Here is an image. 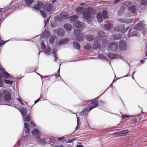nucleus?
<instances>
[{"label":"nucleus","mask_w":147,"mask_h":147,"mask_svg":"<svg viewBox=\"0 0 147 147\" xmlns=\"http://www.w3.org/2000/svg\"><path fill=\"white\" fill-rule=\"evenodd\" d=\"M79 29H75L74 30V33L76 35V40L78 41H82L83 40V36L82 35H80V33L82 28Z\"/></svg>","instance_id":"2"},{"label":"nucleus","mask_w":147,"mask_h":147,"mask_svg":"<svg viewBox=\"0 0 147 147\" xmlns=\"http://www.w3.org/2000/svg\"><path fill=\"white\" fill-rule=\"evenodd\" d=\"M141 119L138 117L133 118L130 121V123L133 125H137Z\"/></svg>","instance_id":"7"},{"label":"nucleus","mask_w":147,"mask_h":147,"mask_svg":"<svg viewBox=\"0 0 147 147\" xmlns=\"http://www.w3.org/2000/svg\"><path fill=\"white\" fill-rule=\"evenodd\" d=\"M50 35L51 33L50 32L47 30H45L43 34V36L46 38H47L50 36Z\"/></svg>","instance_id":"25"},{"label":"nucleus","mask_w":147,"mask_h":147,"mask_svg":"<svg viewBox=\"0 0 147 147\" xmlns=\"http://www.w3.org/2000/svg\"><path fill=\"white\" fill-rule=\"evenodd\" d=\"M3 100L2 95L1 93H0V105L2 104Z\"/></svg>","instance_id":"47"},{"label":"nucleus","mask_w":147,"mask_h":147,"mask_svg":"<svg viewBox=\"0 0 147 147\" xmlns=\"http://www.w3.org/2000/svg\"><path fill=\"white\" fill-rule=\"evenodd\" d=\"M99 57L100 58H101L103 59H106V57L104 56L103 55L101 54L99 55Z\"/></svg>","instance_id":"55"},{"label":"nucleus","mask_w":147,"mask_h":147,"mask_svg":"<svg viewBox=\"0 0 147 147\" xmlns=\"http://www.w3.org/2000/svg\"><path fill=\"white\" fill-rule=\"evenodd\" d=\"M99 96H98L96 98L93 99L90 101V103L89 105V106H90V107L88 109V111H90L94 108L98 106V104L97 98Z\"/></svg>","instance_id":"1"},{"label":"nucleus","mask_w":147,"mask_h":147,"mask_svg":"<svg viewBox=\"0 0 147 147\" xmlns=\"http://www.w3.org/2000/svg\"><path fill=\"white\" fill-rule=\"evenodd\" d=\"M17 100L19 102H20V103H21V104L22 105H24V104L23 103V102H22V100L21 99V98H17Z\"/></svg>","instance_id":"51"},{"label":"nucleus","mask_w":147,"mask_h":147,"mask_svg":"<svg viewBox=\"0 0 147 147\" xmlns=\"http://www.w3.org/2000/svg\"><path fill=\"white\" fill-rule=\"evenodd\" d=\"M86 40L89 41H92L94 39V36L91 34L86 35Z\"/></svg>","instance_id":"31"},{"label":"nucleus","mask_w":147,"mask_h":147,"mask_svg":"<svg viewBox=\"0 0 147 147\" xmlns=\"http://www.w3.org/2000/svg\"><path fill=\"white\" fill-rule=\"evenodd\" d=\"M77 147H84L82 145H77L76 146Z\"/></svg>","instance_id":"61"},{"label":"nucleus","mask_w":147,"mask_h":147,"mask_svg":"<svg viewBox=\"0 0 147 147\" xmlns=\"http://www.w3.org/2000/svg\"><path fill=\"white\" fill-rule=\"evenodd\" d=\"M70 20L74 22L76 21L78 18V16L77 15H73L69 17Z\"/></svg>","instance_id":"26"},{"label":"nucleus","mask_w":147,"mask_h":147,"mask_svg":"<svg viewBox=\"0 0 147 147\" xmlns=\"http://www.w3.org/2000/svg\"><path fill=\"white\" fill-rule=\"evenodd\" d=\"M98 34L99 36L101 38H103L106 36L105 33L102 31H100Z\"/></svg>","instance_id":"36"},{"label":"nucleus","mask_w":147,"mask_h":147,"mask_svg":"<svg viewBox=\"0 0 147 147\" xmlns=\"http://www.w3.org/2000/svg\"><path fill=\"white\" fill-rule=\"evenodd\" d=\"M109 49L113 51H116L118 49V45L115 42H110L108 46Z\"/></svg>","instance_id":"4"},{"label":"nucleus","mask_w":147,"mask_h":147,"mask_svg":"<svg viewBox=\"0 0 147 147\" xmlns=\"http://www.w3.org/2000/svg\"><path fill=\"white\" fill-rule=\"evenodd\" d=\"M24 127L25 128V131L26 133H28L30 131L29 125L28 123H24Z\"/></svg>","instance_id":"28"},{"label":"nucleus","mask_w":147,"mask_h":147,"mask_svg":"<svg viewBox=\"0 0 147 147\" xmlns=\"http://www.w3.org/2000/svg\"><path fill=\"white\" fill-rule=\"evenodd\" d=\"M32 133V134L34 135H37L39 134V131L37 129L35 128L33 129Z\"/></svg>","instance_id":"33"},{"label":"nucleus","mask_w":147,"mask_h":147,"mask_svg":"<svg viewBox=\"0 0 147 147\" xmlns=\"http://www.w3.org/2000/svg\"><path fill=\"white\" fill-rule=\"evenodd\" d=\"M73 46L75 49L78 50H79L80 49V45L78 42H74L73 43Z\"/></svg>","instance_id":"27"},{"label":"nucleus","mask_w":147,"mask_h":147,"mask_svg":"<svg viewBox=\"0 0 147 147\" xmlns=\"http://www.w3.org/2000/svg\"><path fill=\"white\" fill-rule=\"evenodd\" d=\"M108 15L107 10H104L102 11V17L104 18H108Z\"/></svg>","instance_id":"35"},{"label":"nucleus","mask_w":147,"mask_h":147,"mask_svg":"<svg viewBox=\"0 0 147 147\" xmlns=\"http://www.w3.org/2000/svg\"><path fill=\"white\" fill-rule=\"evenodd\" d=\"M97 18L98 21L99 22L102 21V14L101 13H98L97 14Z\"/></svg>","instance_id":"24"},{"label":"nucleus","mask_w":147,"mask_h":147,"mask_svg":"<svg viewBox=\"0 0 147 147\" xmlns=\"http://www.w3.org/2000/svg\"><path fill=\"white\" fill-rule=\"evenodd\" d=\"M3 98L4 100L8 101L11 99V93L8 91L4 90L3 92Z\"/></svg>","instance_id":"5"},{"label":"nucleus","mask_w":147,"mask_h":147,"mask_svg":"<svg viewBox=\"0 0 147 147\" xmlns=\"http://www.w3.org/2000/svg\"><path fill=\"white\" fill-rule=\"evenodd\" d=\"M91 13L89 11L85 10L83 13V17L85 20L90 19L91 17Z\"/></svg>","instance_id":"9"},{"label":"nucleus","mask_w":147,"mask_h":147,"mask_svg":"<svg viewBox=\"0 0 147 147\" xmlns=\"http://www.w3.org/2000/svg\"><path fill=\"white\" fill-rule=\"evenodd\" d=\"M55 147H63V146L62 145H56L55 146Z\"/></svg>","instance_id":"58"},{"label":"nucleus","mask_w":147,"mask_h":147,"mask_svg":"<svg viewBox=\"0 0 147 147\" xmlns=\"http://www.w3.org/2000/svg\"><path fill=\"white\" fill-rule=\"evenodd\" d=\"M69 41V40L68 39L65 38L63 39H62L59 42V45H61L63 44H65L67 43Z\"/></svg>","instance_id":"17"},{"label":"nucleus","mask_w":147,"mask_h":147,"mask_svg":"<svg viewBox=\"0 0 147 147\" xmlns=\"http://www.w3.org/2000/svg\"><path fill=\"white\" fill-rule=\"evenodd\" d=\"M130 117H131L130 115H122V117L123 118H126Z\"/></svg>","instance_id":"48"},{"label":"nucleus","mask_w":147,"mask_h":147,"mask_svg":"<svg viewBox=\"0 0 147 147\" xmlns=\"http://www.w3.org/2000/svg\"><path fill=\"white\" fill-rule=\"evenodd\" d=\"M74 26L77 28H80L82 26L81 22L79 21H78L75 23Z\"/></svg>","instance_id":"32"},{"label":"nucleus","mask_w":147,"mask_h":147,"mask_svg":"<svg viewBox=\"0 0 147 147\" xmlns=\"http://www.w3.org/2000/svg\"><path fill=\"white\" fill-rule=\"evenodd\" d=\"M36 139L37 140H38V139H39V137L38 136H37L36 138ZM39 142H40V143L42 145H44L45 144H47V143L45 142L44 139H39Z\"/></svg>","instance_id":"38"},{"label":"nucleus","mask_w":147,"mask_h":147,"mask_svg":"<svg viewBox=\"0 0 147 147\" xmlns=\"http://www.w3.org/2000/svg\"><path fill=\"white\" fill-rule=\"evenodd\" d=\"M3 71H5V69L3 68L2 66L0 65V71L2 72Z\"/></svg>","instance_id":"56"},{"label":"nucleus","mask_w":147,"mask_h":147,"mask_svg":"<svg viewBox=\"0 0 147 147\" xmlns=\"http://www.w3.org/2000/svg\"><path fill=\"white\" fill-rule=\"evenodd\" d=\"M107 56L111 59L117 58L118 57V55L117 54L109 53L107 54Z\"/></svg>","instance_id":"13"},{"label":"nucleus","mask_w":147,"mask_h":147,"mask_svg":"<svg viewBox=\"0 0 147 147\" xmlns=\"http://www.w3.org/2000/svg\"><path fill=\"white\" fill-rule=\"evenodd\" d=\"M101 46V45L100 43L95 42L93 45V48L94 49H96L98 48H100Z\"/></svg>","instance_id":"22"},{"label":"nucleus","mask_w":147,"mask_h":147,"mask_svg":"<svg viewBox=\"0 0 147 147\" xmlns=\"http://www.w3.org/2000/svg\"><path fill=\"white\" fill-rule=\"evenodd\" d=\"M89 108H85L83 110H82L81 112V114L82 115L87 116L88 115V111Z\"/></svg>","instance_id":"23"},{"label":"nucleus","mask_w":147,"mask_h":147,"mask_svg":"<svg viewBox=\"0 0 147 147\" xmlns=\"http://www.w3.org/2000/svg\"><path fill=\"white\" fill-rule=\"evenodd\" d=\"M23 120L24 121H26L29 122L30 121V117L29 115L26 116L25 117H23Z\"/></svg>","instance_id":"37"},{"label":"nucleus","mask_w":147,"mask_h":147,"mask_svg":"<svg viewBox=\"0 0 147 147\" xmlns=\"http://www.w3.org/2000/svg\"><path fill=\"white\" fill-rule=\"evenodd\" d=\"M91 48V46L89 44H88L87 45H86L85 46L84 48L87 50H90Z\"/></svg>","instance_id":"44"},{"label":"nucleus","mask_w":147,"mask_h":147,"mask_svg":"<svg viewBox=\"0 0 147 147\" xmlns=\"http://www.w3.org/2000/svg\"><path fill=\"white\" fill-rule=\"evenodd\" d=\"M73 141V140H69L67 142H68V143H71Z\"/></svg>","instance_id":"62"},{"label":"nucleus","mask_w":147,"mask_h":147,"mask_svg":"<svg viewBox=\"0 0 147 147\" xmlns=\"http://www.w3.org/2000/svg\"><path fill=\"white\" fill-rule=\"evenodd\" d=\"M55 140V138H50V141H49V142L50 143H52L53 142L52 141V140Z\"/></svg>","instance_id":"57"},{"label":"nucleus","mask_w":147,"mask_h":147,"mask_svg":"<svg viewBox=\"0 0 147 147\" xmlns=\"http://www.w3.org/2000/svg\"><path fill=\"white\" fill-rule=\"evenodd\" d=\"M33 2V0H25V3L28 6H30Z\"/></svg>","instance_id":"34"},{"label":"nucleus","mask_w":147,"mask_h":147,"mask_svg":"<svg viewBox=\"0 0 147 147\" xmlns=\"http://www.w3.org/2000/svg\"><path fill=\"white\" fill-rule=\"evenodd\" d=\"M120 0H116L114 2V3L115 4H117V3L118 2L120 1Z\"/></svg>","instance_id":"59"},{"label":"nucleus","mask_w":147,"mask_h":147,"mask_svg":"<svg viewBox=\"0 0 147 147\" xmlns=\"http://www.w3.org/2000/svg\"><path fill=\"white\" fill-rule=\"evenodd\" d=\"M55 38L53 36H51L49 40V42L51 44H53L54 42Z\"/></svg>","instance_id":"45"},{"label":"nucleus","mask_w":147,"mask_h":147,"mask_svg":"<svg viewBox=\"0 0 147 147\" xmlns=\"http://www.w3.org/2000/svg\"><path fill=\"white\" fill-rule=\"evenodd\" d=\"M39 98H38L37 100H36L34 101V104H36V103H37L38 102V100H39Z\"/></svg>","instance_id":"60"},{"label":"nucleus","mask_w":147,"mask_h":147,"mask_svg":"<svg viewBox=\"0 0 147 147\" xmlns=\"http://www.w3.org/2000/svg\"><path fill=\"white\" fill-rule=\"evenodd\" d=\"M77 123H78V124H79V119L77 117Z\"/></svg>","instance_id":"63"},{"label":"nucleus","mask_w":147,"mask_h":147,"mask_svg":"<svg viewBox=\"0 0 147 147\" xmlns=\"http://www.w3.org/2000/svg\"><path fill=\"white\" fill-rule=\"evenodd\" d=\"M30 126L31 127H35V124L33 121H31V122H30Z\"/></svg>","instance_id":"49"},{"label":"nucleus","mask_w":147,"mask_h":147,"mask_svg":"<svg viewBox=\"0 0 147 147\" xmlns=\"http://www.w3.org/2000/svg\"><path fill=\"white\" fill-rule=\"evenodd\" d=\"M121 134L124 135H126L128 133V131L127 130H123L121 132Z\"/></svg>","instance_id":"46"},{"label":"nucleus","mask_w":147,"mask_h":147,"mask_svg":"<svg viewBox=\"0 0 147 147\" xmlns=\"http://www.w3.org/2000/svg\"><path fill=\"white\" fill-rule=\"evenodd\" d=\"M42 15L44 18L47 17V13L45 11L43 10H41L40 11Z\"/></svg>","instance_id":"39"},{"label":"nucleus","mask_w":147,"mask_h":147,"mask_svg":"<svg viewBox=\"0 0 147 147\" xmlns=\"http://www.w3.org/2000/svg\"><path fill=\"white\" fill-rule=\"evenodd\" d=\"M113 39L115 40H117L120 39L122 37L121 34H116L113 36Z\"/></svg>","instance_id":"29"},{"label":"nucleus","mask_w":147,"mask_h":147,"mask_svg":"<svg viewBox=\"0 0 147 147\" xmlns=\"http://www.w3.org/2000/svg\"><path fill=\"white\" fill-rule=\"evenodd\" d=\"M119 49L121 51H125L126 49V42L121 40L119 44Z\"/></svg>","instance_id":"6"},{"label":"nucleus","mask_w":147,"mask_h":147,"mask_svg":"<svg viewBox=\"0 0 147 147\" xmlns=\"http://www.w3.org/2000/svg\"><path fill=\"white\" fill-rule=\"evenodd\" d=\"M56 78H58L60 76V75L59 74H57V75H56Z\"/></svg>","instance_id":"64"},{"label":"nucleus","mask_w":147,"mask_h":147,"mask_svg":"<svg viewBox=\"0 0 147 147\" xmlns=\"http://www.w3.org/2000/svg\"><path fill=\"white\" fill-rule=\"evenodd\" d=\"M64 28L67 31H70L72 28L71 25L69 24H65L64 25Z\"/></svg>","instance_id":"19"},{"label":"nucleus","mask_w":147,"mask_h":147,"mask_svg":"<svg viewBox=\"0 0 147 147\" xmlns=\"http://www.w3.org/2000/svg\"><path fill=\"white\" fill-rule=\"evenodd\" d=\"M141 4L142 5H145L147 4V0H141Z\"/></svg>","instance_id":"43"},{"label":"nucleus","mask_w":147,"mask_h":147,"mask_svg":"<svg viewBox=\"0 0 147 147\" xmlns=\"http://www.w3.org/2000/svg\"><path fill=\"white\" fill-rule=\"evenodd\" d=\"M132 34L131 35L132 36H136L137 34V32L135 31L133 32Z\"/></svg>","instance_id":"53"},{"label":"nucleus","mask_w":147,"mask_h":147,"mask_svg":"<svg viewBox=\"0 0 147 147\" xmlns=\"http://www.w3.org/2000/svg\"><path fill=\"white\" fill-rule=\"evenodd\" d=\"M85 10V9L83 7H79L76 9V12L78 14H80Z\"/></svg>","instance_id":"21"},{"label":"nucleus","mask_w":147,"mask_h":147,"mask_svg":"<svg viewBox=\"0 0 147 147\" xmlns=\"http://www.w3.org/2000/svg\"><path fill=\"white\" fill-rule=\"evenodd\" d=\"M4 81L5 83L7 84L11 85L13 83V81H10L6 79H4Z\"/></svg>","instance_id":"40"},{"label":"nucleus","mask_w":147,"mask_h":147,"mask_svg":"<svg viewBox=\"0 0 147 147\" xmlns=\"http://www.w3.org/2000/svg\"><path fill=\"white\" fill-rule=\"evenodd\" d=\"M129 11L133 13H135L136 11V6L134 5L128 8Z\"/></svg>","instance_id":"30"},{"label":"nucleus","mask_w":147,"mask_h":147,"mask_svg":"<svg viewBox=\"0 0 147 147\" xmlns=\"http://www.w3.org/2000/svg\"><path fill=\"white\" fill-rule=\"evenodd\" d=\"M44 9L47 11H49L53 7V5L50 3H48L44 5Z\"/></svg>","instance_id":"12"},{"label":"nucleus","mask_w":147,"mask_h":147,"mask_svg":"<svg viewBox=\"0 0 147 147\" xmlns=\"http://www.w3.org/2000/svg\"><path fill=\"white\" fill-rule=\"evenodd\" d=\"M145 26V24L142 22H140L135 25L134 29L136 30H140L143 29Z\"/></svg>","instance_id":"3"},{"label":"nucleus","mask_w":147,"mask_h":147,"mask_svg":"<svg viewBox=\"0 0 147 147\" xmlns=\"http://www.w3.org/2000/svg\"><path fill=\"white\" fill-rule=\"evenodd\" d=\"M51 49L50 47H48L45 50L46 52L47 53H49L51 51Z\"/></svg>","instance_id":"50"},{"label":"nucleus","mask_w":147,"mask_h":147,"mask_svg":"<svg viewBox=\"0 0 147 147\" xmlns=\"http://www.w3.org/2000/svg\"><path fill=\"white\" fill-rule=\"evenodd\" d=\"M113 25L110 23H108L107 24H105L103 26V28L105 30H110L111 28H113Z\"/></svg>","instance_id":"16"},{"label":"nucleus","mask_w":147,"mask_h":147,"mask_svg":"<svg viewBox=\"0 0 147 147\" xmlns=\"http://www.w3.org/2000/svg\"><path fill=\"white\" fill-rule=\"evenodd\" d=\"M53 53V54H54V56H53V57L55 58V60H54V61H56L57 60V56L56 55L55 53V52Z\"/></svg>","instance_id":"52"},{"label":"nucleus","mask_w":147,"mask_h":147,"mask_svg":"<svg viewBox=\"0 0 147 147\" xmlns=\"http://www.w3.org/2000/svg\"><path fill=\"white\" fill-rule=\"evenodd\" d=\"M0 73L1 74L2 77L3 76L4 78L6 79L9 78L10 77L9 74L7 71H5V70L3 71L1 73Z\"/></svg>","instance_id":"20"},{"label":"nucleus","mask_w":147,"mask_h":147,"mask_svg":"<svg viewBox=\"0 0 147 147\" xmlns=\"http://www.w3.org/2000/svg\"><path fill=\"white\" fill-rule=\"evenodd\" d=\"M43 7L44 4L41 2H37V3L36 4L34 7L35 9L39 10L43 8Z\"/></svg>","instance_id":"11"},{"label":"nucleus","mask_w":147,"mask_h":147,"mask_svg":"<svg viewBox=\"0 0 147 147\" xmlns=\"http://www.w3.org/2000/svg\"><path fill=\"white\" fill-rule=\"evenodd\" d=\"M10 11V9L9 7H7L5 8H0V13L1 16H2L4 14L5 15Z\"/></svg>","instance_id":"8"},{"label":"nucleus","mask_w":147,"mask_h":147,"mask_svg":"<svg viewBox=\"0 0 147 147\" xmlns=\"http://www.w3.org/2000/svg\"><path fill=\"white\" fill-rule=\"evenodd\" d=\"M124 28V26L121 25L116 26L114 28V29L115 30L119 31L123 30Z\"/></svg>","instance_id":"15"},{"label":"nucleus","mask_w":147,"mask_h":147,"mask_svg":"<svg viewBox=\"0 0 147 147\" xmlns=\"http://www.w3.org/2000/svg\"><path fill=\"white\" fill-rule=\"evenodd\" d=\"M119 20L121 22L125 23H130L133 21L132 19H119Z\"/></svg>","instance_id":"18"},{"label":"nucleus","mask_w":147,"mask_h":147,"mask_svg":"<svg viewBox=\"0 0 147 147\" xmlns=\"http://www.w3.org/2000/svg\"><path fill=\"white\" fill-rule=\"evenodd\" d=\"M2 76L1 74L0 73V87H2L3 85V82L2 80Z\"/></svg>","instance_id":"41"},{"label":"nucleus","mask_w":147,"mask_h":147,"mask_svg":"<svg viewBox=\"0 0 147 147\" xmlns=\"http://www.w3.org/2000/svg\"><path fill=\"white\" fill-rule=\"evenodd\" d=\"M60 17L63 20L68 19L69 16L67 14L66 12H63L61 13L60 14Z\"/></svg>","instance_id":"10"},{"label":"nucleus","mask_w":147,"mask_h":147,"mask_svg":"<svg viewBox=\"0 0 147 147\" xmlns=\"http://www.w3.org/2000/svg\"><path fill=\"white\" fill-rule=\"evenodd\" d=\"M64 138L61 137L57 138V140L59 141H61L63 140Z\"/></svg>","instance_id":"54"},{"label":"nucleus","mask_w":147,"mask_h":147,"mask_svg":"<svg viewBox=\"0 0 147 147\" xmlns=\"http://www.w3.org/2000/svg\"><path fill=\"white\" fill-rule=\"evenodd\" d=\"M21 113L23 117L26 115L27 114V111L25 109H22L21 110Z\"/></svg>","instance_id":"42"},{"label":"nucleus","mask_w":147,"mask_h":147,"mask_svg":"<svg viewBox=\"0 0 147 147\" xmlns=\"http://www.w3.org/2000/svg\"><path fill=\"white\" fill-rule=\"evenodd\" d=\"M65 31L62 28L58 29L57 31V36H62L65 34Z\"/></svg>","instance_id":"14"}]
</instances>
